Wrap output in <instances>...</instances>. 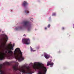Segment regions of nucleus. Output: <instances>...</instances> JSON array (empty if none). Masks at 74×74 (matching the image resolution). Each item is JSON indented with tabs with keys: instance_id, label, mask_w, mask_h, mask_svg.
Wrapping results in <instances>:
<instances>
[{
	"instance_id": "f257e3e1",
	"label": "nucleus",
	"mask_w": 74,
	"mask_h": 74,
	"mask_svg": "<svg viewBox=\"0 0 74 74\" xmlns=\"http://www.w3.org/2000/svg\"><path fill=\"white\" fill-rule=\"evenodd\" d=\"M11 42H10V43L8 44L10 46L9 49L10 50L8 51L7 53L8 56L9 57L15 58V59H17L19 62H21V61L24 60V58L22 56V53L19 48H16L13 53V52L11 51V50H14L13 47H14V43L12 45V44H11Z\"/></svg>"
},
{
	"instance_id": "f03ea898",
	"label": "nucleus",
	"mask_w": 74,
	"mask_h": 74,
	"mask_svg": "<svg viewBox=\"0 0 74 74\" xmlns=\"http://www.w3.org/2000/svg\"><path fill=\"white\" fill-rule=\"evenodd\" d=\"M18 62H16V64L13 65V69L14 70H19L21 72H22L23 74H30L33 73V72L31 71L29 67L26 66H22L20 68H18Z\"/></svg>"
},
{
	"instance_id": "7ed1b4c3",
	"label": "nucleus",
	"mask_w": 74,
	"mask_h": 74,
	"mask_svg": "<svg viewBox=\"0 0 74 74\" xmlns=\"http://www.w3.org/2000/svg\"><path fill=\"white\" fill-rule=\"evenodd\" d=\"M38 64L35 62L34 63L33 68L35 70H38V74H46L47 72V68L44 66V65Z\"/></svg>"
},
{
	"instance_id": "20e7f679",
	"label": "nucleus",
	"mask_w": 74,
	"mask_h": 74,
	"mask_svg": "<svg viewBox=\"0 0 74 74\" xmlns=\"http://www.w3.org/2000/svg\"><path fill=\"white\" fill-rule=\"evenodd\" d=\"M11 62H5V63L0 64V70H1L2 69H4V68H5V66H6V64H7V65H11Z\"/></svg>"
},
{
	"instance_id": "39448f33",
	"label": "nucleus",
	"mask_w": 74,
	"mask_h": 74,
	"mask_svg": "<svg viewBox=\"0 0 74 74\" xmlns=\"http://www.w3.org/2000/svg\"><path fill=\"white\" fill-rule=\"evenodd\" d=\"M22 42L24 44H26L29 45L30 44V39H23L22 40Z\"/></svg>"
},
{
	"instance_id": "423d86ee",
	"label": "nucleus",
	"mask_w": 74,
	"mask_h": 74,
	"mask_svg": "<svg viewBox=\"0 0 74 74\" xmlns=\"http://www.w3.org/2000/svg\"><path fill=\"white\" fill-rule=\"evenodd\" d=\"M24 25L25 27H28V31H30L31 29V26L29 25V23L28 22H24Z\"/></svg>"
},
{
	"instance_id": "0eeeda50",
	"label": "nucleus",
	"mask_w": 74,
	"mask_h": 74,
	"mask_svg": "<svg viewBox=\"0 0 74 74\" xmlns=\"http://www.w3.org/2000/svg\"><path fill=\"white\" fill-rule=\"evenodd\" d=\"M28 3L27 2L24 1L22 5L24 7H26L27 5H28Z\"/></svg>"
},
{
	"instance_id": "6e6552de",
	"label": "nucleus",
	"mask_w": 74,
	"mask_h": 74,
	"mask_svg": "<svg viewBox=\"0 0 74 74\" xmlns=\"http://www.w3.org/2000/svg\"><path fill=\"white\" fill-rule=\"evenodd\" d=\"M5 38H3L2 39L3 41V42L4 41H6L8 40V37H7V35H5Z\"/></svg>"
},
{
	"instance_id": "1a4fd4ad",
	"label": "nucleus",
	"mask_w": 74,
	"mask_h": 74,
	"mask_svg": "<svg viewBox=\"0 0 74 74\" xmlns=\"http://www.w3.org/2000/svg\"><path fill=\"white\" fill-rule=\"evenodd\" d=\"M23 27H18L15 28L16 29V30H22Z\"/></svg>"
},
{
	"instance_id": "9d476101",
	"label": "nucleus",
	"mask_w": 74,
	"mask_h": 74,
	"mask_svg": "<svg viewBox=\"0 0 74 74\" xmlns=\"http://www.w3.org/2000/svg\"><path fill=\"white\" fill-rule=\"evenodd\" d=\"M53 65V62H48L47 64V66H52Z\"/></svg>"
},
{
	"instance_id": "9b49d317",
	"label": "nucleus",
	"mask_w": 74,
	"mask_h": 74,
	"mask_svg": "<svg viewBox=\"0 0 74 74\" xmlns=\"http://www.w3.org/2000/svg\"><path fill=\"white\" fill-rule=\"evenodd\" d=\"M44 56L45 57L46 59H49V57L48 54H45L44 55Z\"/></svg>"
},
{
	"instance_id": "f8f14e48",
	"label": "nucleus",
	"mask_w": 74,
	"mask_h": 74,
	"mask_svg": "<svg viewBox=\"0 0 74 74\" xmlns=\"http://www.w3.org/2000/svg\"><path fill=\"white\" fill-rule=\"evenodd\" d=\"M30 49L31 51H33V52H34V51H36V50H33V49L32 48V47H30Z\"/></svg>"
},
{
	"instance_id": "ddd939ff",
	"label": "nucleus",
	"mask_w": 74,
	"mask_h": 74,
	"mask_svg": "<svg viewBox=\"0 0 74 74\" xmlns=\"http://www.w3.org/2000/svg\"><path fill=\"white\" fill-rule=\"evenodd\" d=\"M25 12L26 13V14H28V13H29V11H28V10H25Z\"/></svg>"
},
{
	"instance_id": "4468645a",
	"label": "nucleus",
	"mask_w": 74,
	"mask_h": 74,
	"mask_svg": "<svg viewBox=\"0 0 74 74\" xmlns=\"http://www.w3.org/2000/svg\"><path fill=\"white\" fill-rule=\"evenodd\" d=\"M4 73V71H2L1 74H3Z\"/></svg>"
},
{
	"instance_id": "2eb2a0df",
	"label": "nucleus",
	"mask_w": 74,
	"mask_h": 74,
	"mask_svg": "<svg viewBox=\"0 0 74 74\" xmlns=\"http://www.w3.org/2000/svg\"><path fill=\"white\" fill-rule=\"evenodd\" d=\"M52 16H55L56 15V13H53V15H52Z\"/></svg>"
},
{
	"instance_id": "dca6fc26",
	"label": "nucleus",
	"mask_w": 74,
	"mask_h": 74,
	"mask_svg": "<svg viewBox=\"0 0 74 74\" xmlns=\"http://www.w3.org/2000/svg\"><path fill=\"white\" fill-rule=\"evenodd\" d=\"M50 26H51V25H50V24H49L47 26V27L49 28L50 27Z\"/></svg>"
},
{
	"instance_id": "f3484780",
	"label": "nucleus",
	"mask_w": 74,
	"mask_h": 74,
	"mask_svg": "<svg viewBox=\"0 0 74 74\" xmlns=\"http://www.w3.org/2000/svg\"><path fill=\"white\" fill-rule=\"evenodd\" d=\"M3 47H4V46L5 45V43H3Z\"/></svg>"
},
{
	"instance_id": "a211bd4d",
	"label": "nucleus",
	"mask_w": 74,
	"mask_h": 74,
	"mask_svg": "<svg viewBox=\"0 0 74 74\" xmlns=\"http://www.w3.org/2000/svg\"><path fill=\"white\" fill-rule=\"evenodd\" d=\"M62 30H64V27H63L62 28Z\"/></svg>"
},
{
	"instance_id": "6ab92c4d",
	"label": "nucleus",
	"mask_w": 74,
	"mask_h": 74,
	"mask_svg": "<svg viewBox=\"0 0 74 74\" xmlns=\"http://www.w3.org/2000/svg\"><path fill=\"white\" fill-rule=\"evenodd\" d=\"M45 30H47V27H45Z\"/></svg>"
},
{
	"instance_id": "aec40b11",
	"label": "nucleus",
	"mask_w": 74,
	"mask_h": 74,
	"mask_svg": "<svg viewBox=\"0 0 74 74\" xmlns=\"http://www.w3.org/2000/svg\"><path fill=\"white\" fill-rule=\"evenodd\" d=\"M16 74H21L20 73H16Z\"/></svg>"
},
{
	"instance_id": "412c9836",
	"label": "nucleus",
	"mask_w": 74,
	"mask_h": 74,
	"mask_svg": "<svg viewBox=\"0 0 74 74\" xmlns=\"http://www.w3.org/2000/svg\"><path fill=\"white\" fill-rule=\"evenodd\" d=\"M73 28H74V24H73Z\"/></svg>"
},
{
	"instance_id": "4be33fe9",
	"label": "nucleus",
	"mask_w": 74,
	"mask_h": 74,
	"mask_svg": "<svg viewBox=\"0 0 74 74\" xmlns=\"http://www.w3.org/2000/svg\"><path fill=\"white\" fill-rule=\"evenodd\" d=\"M7 53V51H5V53Z\"/></svg>"
},
{
	"instance_id": "5701e85b",
	"label": "nucleus",
	"mask_w": 74,
	"mask_h": 74,
	"mask_svg": "<svg viewBox=\"0 0 74 74\" xmlns=\"http://www.w3.org/2000/svg\"><path fill=\"white\" fill-rule=\"evenodd\" d=\"M1 29H0V32H1Z\"/></svg>"
},
{
	"instance_id": "b1692460",
	"label": "nucleus",
	"mask_w": 74,
	"mask_h": 74,
	"mask_svg": "<svg viewBox=\"0 0 74 74\" xmlns=\"http://www.w3.org/2000/svg\"><path fill=\"white\" fill-rule=\"evenodd\" d=\"M32 64V63H30L29 64Z\"/></svg>"
},
{
	"instance_id": "393cba45",
	"label": "nucleus",
	"mask_w": 74,
	"mask_h": 74,
	"mask_svg": "<svg viewBox=\"0 0 74 74\" xmlns=\"http://www.w3.org/2000/svg\"><path fill=\"white\" fill-rule=\"evenodd\" d=\"M60 51L58 52V53H60Z\"/></svg>"
},
{
	"instance_id": "a878e982",
	"label": "nucleus",
	"mask_w": 74,
	"mask_h": 74,
	"mask_svg": "<svg viewBox=\"0 0 74 74\" xmlns=\"http://www.w3.org/2000/svg\"><path fill=\"white\" fill-rule=\"evenodd\" d=\"M24 36H25V35Z\"/></svg>"
}]
</instances>
